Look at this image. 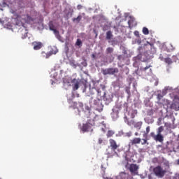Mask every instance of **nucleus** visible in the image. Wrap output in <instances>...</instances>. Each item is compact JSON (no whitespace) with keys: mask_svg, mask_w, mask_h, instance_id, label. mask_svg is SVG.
Listing matches in <instances>:
<instances>
[{"mask_svg":"<svg viewBox=\"0 0 179 179\" xmlns=\"http://www.w3.org/2000/svg\"><path fill=\"white\" fill-rule=\"evenodd\" d=\"M115 133L114 132V131L113 130H109L108 131L107 134H106V136L107 138H111V136H113Z\"/></svg>","mask_w":179,"mask_h":179,"instance_id":"a211bd4d","label":"nucleus"},{"mask_svg":"<svg viewBox=\"0 0 179 179\" xmlns=\"http://www.w3.org/2000/svg\"><path fill=\"white\" fill-rule=\"evenodd\" d=\"M143 124V122H137L134 124V128L139 130L142 128Z\"/></svg>","mask_w":179,"mask_h":179,"instance_id":"2eb2a0df","label":"nucleus"},{"mask_svg":"<svg viewBox=\"0 0 179 179\" xmlns=\"http://www.w3.org/2000/svg\"><path fill=\"white\" fill-rule=\"evenodd\" d=\"M72 98L75 99V94H72Z\"/></svg>","mask_w":179,"mask_h":179,"instance_id":"a18cd8bd","label":"nucleus"},{"mask_svg":"<svg viewBox=\"0 0 179 179\" xmlns=\"http://www.w3.org/2000/svg\"><path fill=\"white\" fill-rule=\"evenodd\" d=\"M83 132H92L93 129H92V124L90 123L84 124L81 128Z\"/></svg>","mask_w":179,"mask_h":179,"instance_id":"6e6552de","label":"nucleus"},{"mask_svg":"<svg viewBox=\"0 0 179 179\" xmlns=\"http://www.w3.org/2000/svg\"><path fill=\"white\" fill-rule=\"evenodd\" d=\"M150 72H152V69H150Z\"/></svg>","mask_w":179,"mask_h":179,"instance_id":"5fc2aeb1","label":"nucleus"},{"mask_svg":"<svg viewBox=\"0 0 179 179\" xmlns=\"http://www.w3.org/2000/svg\"><path fill=\"white\" fill-rule=\"evenodd\" d=\"M71 99L68 100V103H71Z\"/></svg>","mask_w":179,"mask_h":179,"instance_id":"09e8293b","label":"nucleus"},{"mask_svg":"<svg viewBox=\"0 0 179 179\" xmlns=\"http://www.w3.org/2000/svg\"><path fill=\"white\" fill-rule=\"evenodd\" d=\"M103 75H114V73H118L120 71L118 68H108V69H103L101 70Z\"/></svg>","mask_w":179,"mask_h":179,"instance_id":"39448f33","label":"nucleus"},{"mask_svg":"<svg viewBox=\"0 0 179 179\" xmlns=\"http://www.w3.org/2000/svg\"><path fill=\"white\" fill-rule=\"evenodd\" d=\"M173 58H177L176 56H173Z\"/></svg>","mask_w":179,"mask_h":179,"instance_id":"6e6d98bb","label":"nucleus"},{"mask_svg":"<svg viewBox=\"0 0 179 179\" xmlns=\"http://www.w3.org/2000/svg\"><path fill=\"white\" fill-rule=\"evenodd\" d=\"M134 135H135V136H138L139 135V134H138V132H136V133L134 134Z\"/></svg>","mask_w":179,"mask_h":179,"instance_id":"a19ab883","label":"nucleus"},{"mask_svg":"<svg viewBox=\"0 0 179 179\" xmlns=\"http://www.w3.org/2000/svg\"><path fill=\"white\" fill-rule=\"evenodd\" d=\"M128 25L129 29L135 27V26H136V21H135V19L130 18V20L128 21Z\"/></svg>","mask_w":179,"mask_h":179,"instance_id":"ddd939ff","label":"nucleus"},{"mask_svg":"<svg viewBox=\"0 0 179 179\" xmlns=\"http://www.w3.org/2000/svg\"><path fill=\"white\" fill-rule=\"evenodd\" d=\"M15 24H16L17 26H22V27L24 26V24H23V22H18V21H16Z\"/></svg>","mask_w":179,"mask_h":179,"instance_id":"c756f323","label":"nucleus"},{"mask_svg":"<svg viewBox=\"0 0 179 179\" xmlns=\"http://www.w3.org/2000/svg\"><path fill=\"white\" fill-rule=\"evenodd\" d=\"M164 62H166V64H168V65H171V64H173V60H171L170 57H166Z\"/></svg>","mask_w":179,"mask_h":179,"instance_id":"4be33fe9","label":"nucleus"},{"mask_svg":"<svg viewBox=\"0 0 179 179\" xmlns=\"http://www.w3.org/2000/svg\"><path fill=\"white\" fill-rule=\"evenodd\" d=\"M15 3H19L20 2V0H15Z\"/></svg>","mask_w":179,"mask_h":179,"instance_id":"58836bf2","label":"nucleus"},{"mask_svg":"<svg viewBox=\"0 0 179 179\" xmlns=\"http://www.w3.org/2000/svg\"><path fill=\"white\" fill-rule=\"evenodd\" d=\"M175 103H172L171 105V108L173 110H175L176 111H178L179 110V96H175Z\"/></svg>","mask_w":179,"mask_h":179,"instance_id":"9d476101","label":"nucleus"},{"mask_svg":"<svg viewBox=\"0 0 179 179\" xmlns=\"http://www.w3.org/2000/svg\"><path fill=\"white\" fill-rule=\"evenodd\" d=\"M92 58H96V55L92 54Z\"/></svg>","mask_w":179,"mask_h":179,"instance_id":"ea45409f","label":"nucleus"},{"mask_svg":"<svg viewBox=\"0 0 179 179\" xmlns=\"http://www.w3.org/2000/svg\"><path fill=\"white\" fill-rule=\"evenodd\" d=\"M82 8H83V6L80 4L77 6V9H78V10H80V9H82Z\"/></svg>","mask_w":179,"mask_h":179,"instance_id":"f704fd0d","label":"nucleus"},{"mask_svg":"<svg viewBox=\"0 0 179 179\" xmlns=\"http://www.w3.org/2000/svg\"><path fill=\"white\" fill-rule=\"evenodd\" d=\"M98 143H99V145H101V143H103V139L99 138Z\"/></svg>","mask_w":179,"mask_h":179,"instance_id":"c9c22d12","label":"nucleus"},{"mask_svg":"<svg viewBox=\"0 0 179 179\" xmlns=\"http://www.w3.org/2000/svg\"><path fill=\"white\" fill-rule=\"evenodd\" d=\"M128 169L131 176H138V174H139V165L136 164H131L129 165Z\"/></svg>","mask_w":179,"mask_h":179,"instance_id":"20e7f679","label":"nucleus"},{"mask_svg":"<svg viewBox=\"0 0 179 179\" xmlns=\"http://www.w3.org/2000/svg\"><path fill=\"white\" fill-rule=\"evenodd\" d=\"M103 178L108 179V178H104V177H103Z\"/></svg>","mask_w":179,"mask_h":179,"instance_id":"4d7b16f0","label":"nucleus"},{"mask_svg":"<svg viewBox=\"0 0 179 179\" xmlns=\"http://www.w3.org/2000/svg\"><path fill=\"white\" fill-rule=\"evenodd\" d=\"M113 37V33L111 31H108L106 32V40H111V38Z\"/></svg>","mask_w":179,"mask_h":179,"instance_id":"dca6fc26","label":"nucleus"},{"mask_svg":"<svg viewBox=\"0 0 179 179\" xmlns=\"http://www.w3.org/2000/svg\"><path fill=\"white\" fill-rule=\"evenodd\" d=\"M55 27L54 26V22H52V21H50L49 22V29L50 30L52 31L54 30L55 28Z\"/></svg>","mask_w":179,"mask_h":179,"instance_id":"5701e85b","label":"nucleus"},{"mask_svg":"<svg viewBox=\"0 0 179 179\" xmlns=\"http://www.w3.org/2000/svg\"><path fill=\"white\" fill-rule=\"evenodd\" d=\"M150 132V127L148 126L146 127L145 133L143 134V136H148V134Z\"/></svg>","mask_w":179,"mask_h":179,"instance_id":"bb28decb","label":"nucleus"},{"mask_svg":"<svg viewBox=\"0 0 179 179\" xmlns=\"http://www.w3.org/2000/svg\"><path fill=\"white\" fill-rule=\"evenodd\" d=\"M153 173L155 174L156 177L158 178H163L166 175V170L163 169V168L160 166H157L153 169Z\"/></svg>","mask_w":179,"mask_h":179,"instance_id":"7ed1b4c3","label":"nucleus"},{"mask_svg":"<svg viewBox=\"0 0 179 179\" xmlns=\"http://www.w3.org/2000/svg\"><path fill=\"white\" fill-rule=\"evenodd\" d=\"M139 44H141V41H139Z\"/></svg>","mask_w":179,"mask_h":179,"instance_id":"bf43d9fd","label":"nucleus"},{"mask_svg":"<svg viewBox=\"0 0 179 179\" xmlns=\"http://www.w3.org/2000/svg\"><path fill=\"white\" fill-rule=\"evenodd\" d=\"M166 57H167V55L164 53L159 55V59H161V61H165Z\"/></svg>","mask_w":179,"mask_h":179,"instance_id":"aec40b11","label":"nucleus"},{"mask_svg":"<svg viewBox=\"0 0 179 179\" xmlns=\"http://www.w3.org/2000/svg\"><path fill=\"white\" fill-rule=\"evenodd\" d=\"M32 45H33L34 50H35V51L41 50V48H43V43H41V42L34 41L32 43Z\"/></svg>","mask_w":179,"mask_h":179,"instance_id":"9b49d317","label":"nucleus"},{"mask_svg":"<svg viewBox=\"0 0 179 179\" xmlns=\"http://www.w3.org/2000/svg\"><path fill=\"white\" fill-rule=\"evenodd\" d=\"M162 99H163V95H162V94H157V99L158 100H162Z\"/></svg>","mask_w":179,"mask_h":179,"instance_id":"473e14b6","label":"nucleus"},{"mask_svg":"<svg viewBox=\"0 0 179 179\" xmlns=\"http://www.w3.org/2000/svg\"><path fill=\"white\" fill-rule=\"evenodd\" d=\"M157 148H162L161 145H157Z\"/></svg>","mask_w":179,"mask_h":179,"instance_id":"de8ad7c7","label":"nucleus"},{"mask_svg":"<svg viewBox=\"0 0 179 179\" xmlns=\"http://www.w3.org/2000/svg\"><path fill=\"white\" fill-rule=\"evenodd\" d=\"M123 157H124L127 164L131 162L136 163V155L133 154L131 151H126L123 155Z\"/></svg>","mask_w":179,"mask_h":179,"instance_id":"f03ea898","label":"nucleus"},{"mask_svg":"<svg viewBox=\"0 0 179 179\" xmlns=\"http://www.w3.org/2000/svg\"><path fill=\"white\" fill-rule=\"evenodd\" d=\"M52 31H53V33L55 35V36L57 37V38H59V37H61V36L59 35V31L58 30H57L56 29H52Z\"/></svg>","mask_w":179,"mask_h":179,"instance_id":"6ab92c4d","label":"nucleus"},{"mask_svg":"<svg viewBox=\"0 0 179 179\" xmlns=\"http://www.w3.org/2000/svg\"><path fill=\"white\" fill-rule=\"evenodd\" d=\"M126 136H127L128 138H131V136H132V131H129L126 133Z\"/></svg>","mask_w":179,"mask_h":179,"instance_id":"7c9ffc66","label":"nucleus"},{"mask_svg":"<svg viewBox=\"0 0 179 179\" xmlns=\"http://www.w3.org/2000/svg\"><path fill=\"white\" fill-rule=\"evenodd\" d=\"M142 48H143L142 47H139L138 48V51H141L142 50Z\"/></svg>","mask_w":179,"mask_h":179,"instance_id":"79ce46f5","label":"nucleus"},{"mask_svg":"<svg viewBox=\"0 0 179 179\" xmlns=\"http://www.w3.org/2000/svg\"><path fill=\"white\" fill-rule=\"evenodd\" d=\"M109 143H110V148L111 150H113V152H115V150H117L120 148V145L117 144V141H115V140L113 138H110L109 140Z\"/></svg>","mask_w":179,"mask_h":179,"instance_id":"0eeeda50","label":"nucleus"},{"mask_svg":"<svg viewBox=\"0 0 179 179\" xmlns=\"http://www.w3.org/2000/svg\"><path fill=\"white\" fill-rule=\"evenodd\" d=\"M164 131V127L163 126L159 127L157 130V135L155 134V132L150 133V136L154 139V141H156V142H163L164 141V137L163 135H162V133Z\"/></svg>","mask_w":179,"mask_h":179,"instance_id":"f257e3e1","label":"nucleus"},{"mask_svg":"<svg viewBox=\"0 0 179 179\" xmlns=\"http://www.w3.org/2000/svg\"><path fill=\"white\" fill-rule=\"evenodd\" d=\"M67 83H69V81H68Z\"/></svg>","mask_w":179,"mask_h":179,"instance_id":"052dcab7","label":"nucleus"},{"mask_svg":"<svg viewBox=\"0 0 179 179\" xmlns=\"http://www.w3.org/2000/svg\"><path fill=\"white\" fill-rule=\"evenodd\" d=\"M144 50H146V51H150L152 54L156 52V49L155 48V44L149 43V41H147L146 43L143 45Z\"/></svg>","mask_w":179,"mask_h":179,"instance_id":"423d86ee","label":"nucleus"},{"mask_svg":"<svg viewBox=\"0 0 179 179\" xmlns=\"http://www.w3.org/2000/svg\"><path fill=\"white\" fill-rule=\"evenodd\" d=\"M82 20V15H78L76 18H73V22L79 23Z\"/></svg>","mask_w":179,"mask_h":179,"instance_id":"f3484780","label":"nucleus"},{"mask_svg":"<svg viewBox=\"0 0 179 179\" xmlns=\"http://www.w3.org/2000/svg\"><path fill=\"white\" fill-rule=\"evenodd\" d=\"M150 66H151L149 65L148 66H146V67H145V68L141 69V70L142 71V72H146V71H148V69H150Z\"/></svg>","mask_w":179,"mask_h":179,"instance_id":"cd10ccee","label":"nucleus"},{"mask_svg":"<svg viewBox=\"0 0 179 179\" xmlns=\"http://www.w3.org/2000/svg\"><path fill=\"white\" fill-rule=\"evenodd\" d=\"M171 50H174V48H172Z\"/></svg>","mask_w":179,"mask_h":179,"instance_id":"680f3d73","label":"nucleus"},{"mask_svg":"<svg viewBox=\"0 0 179 179\" xmlns=\"http://www.w3.org/2000/svg\"><path fill=\"white\" fill-rule=\"evenodd\" d=\"M143 33L145 34V36H148V34H149V29L147 27H143Z\"/></svg>","mask_w":179,"mask_h":179,"instance_id":"b1692460","label":"nucleus"},{"mask_svg":"<svg viewBox=\"0 0 179 179\" xmlns=\"http://www.w3.org/2000/svg\"><path fill=\"white\" fill-rule=\"evenodd\" d=\"M57 52H58V50H57L55 52H53V54H57Z\"/></svg>","mask_w":179,"mask_h":179,"instance_id":"49530a36","label":"nucleus"},{"mask_svg":"<svg viewBox=\"0 0 179 179\" xmlns=\"http://www.w3.org/2000/svg\"><path fill=\"white\" fill-rule=\"evenodd\" d=\"M98 93H100V91L98 90Z\"/></svg>","mask_w":179,"mask_h":179,"instance_id":"13d9d810","label":"nucleus"},{"mask_svg":"<svg viewBox=\"0 0 179 179\" xmlns=\"http://www.w3.org/2000/svg\"><path fill=\"white\" fill-rule=\"evenodd\" d=\"M143 142L141 143V145H149V143L148 142V138H143Z\"/></svg>","mask_w":179,"mask_h":179,"instance_id":"c85d7f7f","label":"nucleus"},{"mask_svg":"<svg viewBox=\"0 0 179 179\" xmlns=\"http://www.w3.org/2000/svg\"><path fill=\"white\" fill-rule=\"evenodd\" d=\"M64 83H66V79L63 80Z\"/></svg>","mask_w":179,"mask_h":179,"instance_id":"37998d69","label":"nucleus"},{"mask_svg":"<svg viewBox=\"0 0 179 179\" xmlns=\"http://www.w3.org/2000/svg\"><path fill=\"white\" fill-rule=\"evenodd\" d=\"M142 139H141V138H134L133 139L130 140V142L129 143V148H131V146H134V145H139Z\"/></svg>","mask_w":179,"mask_h":179,"instance_id":"1a4fd4ad","label":"nucleus"},{"mask_svg":"<svg viewBox=\"0 0 179 179\" xmlns=\"http://www.w3.org/2000/svg\"><path fill=\"white\" fill-rule=\"evenodd\" d=\"M176 163L179 166V159L176 161Z\"/></svg>","mask_w":179,"mask_h":179,"instance_id":"c03bdc74","label":"nucleus"},{"mask_svg":"<svg viewBox=\"0 0 179 179\" xmlns=\"http://www.w3.org/2000/svg\"><path fill=\"white\" fill-rule=\"evenodd\" d=\"M82 44H83L82 40H80L79 38L77 39L76 43V45H78V47H82Z\"/></svg>","mask_w":179,"mask_h":179,"instance_id":"393cba45","label":"nucleus"},{"mask_svg":"<svg viewBox=\"0 0 179 179\" xmlns=\"http://www.w3.org/2000/svg\"><path fill=\"white\" fill-rule=\"evenodd\" d=\"M134 34V36H136V37H138V38L139 37H141V36L139 35V31H135Z\"/></svg>","mask_w":179,"mask_h":179,"instance_id":"2f4dec72","label":"nucleus"},{"mask_svg":"<svg viewBox=\"0 0 179 179\" xmlns=\"http://www.w3.org/2000/svg\"><path fill=\"white\" fill-rule=\"evenodd\" d=\"M71 83L74 84V85L73 86V90H78V89H79V80H78L76 78H73L72 80H71Z\"/></svg>","mask_w":179,"mask_h":179,"instance_id":"f8f14e48","label":"nucleus"},{"mask_svg":"<svg viewBox=\"0 0 179 179\" xmlns=\"http://www.w3.org/2000/svg\"><path fill=\"white\" fill-rule=\"evenodd\" d=\"M48 57H49L48 55H46V58H48Z\"/></svg>","mask_w":179,"mask_h":179,"instance_id":"864d4df0","label":"nucleus"},{"mask_svg":"<svg viewBox=\"0 0 179 179\" xmlns=\"http://www.w3.org/2000/svg\"><path fill=\"white\" fill-rule=\"evenodd\" d=\"M76 97H79V94H76Z\"/></svg>","mask_w":179,"mask_h":179,"instance_id":"603ef678","label":"nucleus"},{"mask_svg":"<svg viewBox=\"0 0 179 179\" xmlns=\"http://www.w3.org/2000/svg\"><path fill=\"white\" fill-rule=\"evenodd\" d=\"M117 59H118V61H120V62L125 61V55H118Z\"/></svg>","mask_w":179,"mask_h":179,"instance_id":"412c9836","label":"nucleus"},{"mask_svg":"<svg viewBox=\"0 0 179 179\" xmlns=\"http://www.w3.org/2000/svg\"><path fill=\"white\" fill-rule=\"evenodd\" d=\"M114 52V48H113L109 47L106 49L107 54H112V52Z\"/></svg>","mask_w":179,"mask_h":179,"instance_id":"a878e982","label":"nucleus"},{"mask_svg":"<svg viewBox=\"0 0 179 179\" xmlns=\"http://www.w3.org/2000/svg\"><path fill=\"white\" fill-rule=\"evenodd\" d=\"M77 106H78L80 108H83V103L82 102H78V103L73 102V105H72L73 108H77L78 110L79 111V108H78Z\"/></svg>","mask_w":179,"mask_h":179,"instance_id":"4468645a","label":"nucleus"},{"mask_svg":"<svg viewBox=\"0 0 179 179\" xmlns=\"http://www.w3.org/2000/svg\"><path fill=\"white\" fill-rule=\"evenodd\" d=\"M177 94H179V89L177 91Z\"/></svg>","mask_w":179,"mask_h":179,"instance_id":"3c124183","label":"nucleus"},{"mask_svg":"<svg viewBox=\"0 0 179 179\" xmlns=\"http://www.w3.org/2000/svg\"><path fill=\"white\" fill-rule=\"evenodd\" d=\"M27 36V32H25L24 36H22V38H26Z\"/></svg>","mask_w":179,"mask_h":179,"instance_id":"e433bc0d","label":"nucleus"},{"mask_svg":"<svg viewBox=\"0 0 179 179\" xmlns=\"http://www.w3.org/2000/svg\"><path fill=\"white\" fill-rule=\"evenodd\" d=\"M177 141H179V134L178 136Z\"/></svg>","mask_w":179,"mask_h":179,"instance_id":"8fccbe9b","label":"nucleus"},{"mask_svg":"<svg viewBox=\"0 0 179 179\" xmlns=\"http://www.w3.org/2000/svg\"><path fill=\"white\" fill-rule=\"evenodd\" d=\"M127 94H129V93H131V91L129 90V87H126V90H125Z\"/></svg>","mask_w":179,"mask_h":179,"instance_id":"72a5a7b5","label":"nucleus"},{"mask_svg":"<svg viewBox=\"0 0 179 179\" xmlns=\"http://www.w3.org/2000/svg\"><path fill=\"white\" fill-rule=\"evenodd\" d=\"M165 166H166V167H170V165H169V162H165Z\"/></svg>","mask_w":179,"mask_h":179,"instance_id":"4c0bfd02","label":"nucleus"}]
</instances>
